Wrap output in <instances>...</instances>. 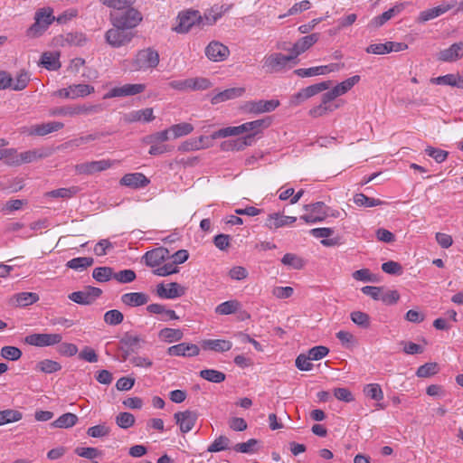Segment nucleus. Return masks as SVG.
I'll return each instance as SVG.
<instances>
[{"label":"nucleus","instance_id":"nucleus-1","mask_svg":"<svg viewBox=\"0 0 463 463\" xmlns=\"http://www.w3.org/2000/svg\"><path fill=\"white\" fill-rule=\"evenodd\" d=\"M221 14H218L210 18L208 15H205L203 18L199 13V11L195 10H186L181 12L176 19V25L173 28L178 33H186L195 24H213L219 18Z\"/></svg>","mask_w":463,"mask_h":463},{"label":"nucleus","instance_id":"nucleus-2","mask_svg":"<svg viewBox=\"0 0 463 463\" xmlns=\"http://www.w3.org/2000/svg\"><path fill=\"white\" fill-rule=\"evenodd\" d=\"M143 16L141 13L131 7L119 10L116 13L110 14V20L113 26H124L125 28L131 31V29L137 27L142 21Z\"/></svg>","mask_w":463,"mask_h":463},{"label":"nucleus","instance_id":"nucleus-3","mask_svg":"<svg viewBox=\"0 0 463 463\" xmlns=\"http://www.w3.org/2000/svg\"><path fill=\"white\" fill-rule=\"evenodd\" d=\"M294 58L291 54L285 55L281 52H274L266 55L262 61V69L266 73H278L282 71Z\"/></svg>","mask_w":463,"mask_h":463},{"label":"nucleus","instance_id":"nucleus-4","mask_svg":"<svg viewBox=\"0 0 463 463\" xmlns=\"http://www.w3.org/2000/svg\"><path fill=\"white\" fill-rule=\"evenodd\" d=\"M104 109L105 108L102 104L65 106L53 110L52 114L57 116L69 117H74L78 115H92L102 112Z\"/></svg>","mask_w":463,"mask_h":463},{"label":"nucleus","instance_id":"nucleus-5","mask_svg":"<svg viewBox=\"0 0 463 463\" xmlns=\"http://www.w3.org/2000/svg\"><path fill=\"white\" fill-rule=\"evenodd\" d=\"M159 63V54L156 51L150 48L141 50L137 52L133 61V69L135 71H145L156 68Z\"/></svg>","mask_w":463,"mask_h":463},{"label":"nucleus","instance_id":"nucleus-6","mask_svg":"<svg viewBox=\"0 0 463 463\" xmlns=\"http://www.w3.org/2000/svg\"><path fill=\"white\" fill-rule=\"evenodd\" d=\"M133 37L134 33L124 26H113L105 35L107 43L114 48L128 44Z\"/></svg>","mask_w":463,"mask_h":463},{"label":"nucleus","instance_id":"nucleus-7","mask_svg":"<svg viewBox=\"0 0 463 463\" xmlns=\"http://www.w3.org/2000/svg\"><path fill=\"white\" fill-rule=\"evenodd\" d=\"M331 86V81H322L317 84L310 85L307 88L300 90L298 93L293 95L290 99V104L293 106H298L306 99L326 90H328Z\"/></svg>","mask_w":463,"mask_h":463},{"label":"nucleus","instance_id":"nucleus-8","mask_svg":"<svg viewBox=\"0 0 463 463\" xmlns=\"http://www.w3.org/2000/svg\"><path fill=\"white\" fill-rule=\"evenodd\" d=\"M304 210L308 213L300 216V219L307 223H316L326 220L328 213L325 210L326 205L323 202H317L314 203L305 204Z\"/></svg>","mask_w":463,"mask_h":463},{"label":"nucleus","instance_id":"nucleus-9","mask_svg":"<svg viewBox=\"0 0 463 463\" xmlns=\"http://www.w3.org/2000/svg\"><path fill=\"white\" fill-rule=\"evenodd\" d=\"M279 106V99H269V100H251L247 101L243 109L251 114H261L265 112H271L275 110Z\"/></svg>","mask_w":463,"mask_h":463},{"label":"nucleus","instance_id":"nucleus-10","mask_svg":"<svg viewBox=\"0 0 463 463\" xmlns=\"http://www.w3.org/2000/svg\"><path fill=\"white\" fill-rule=\"evenodd\" d=\"M61 339L60 334H31L25 337L24 342L30 345L43 347L60 344Z\"/></svg>","mask_w":463,"mask_h":463},{"label":"nucleus","instance_id":"nucleus-11","mask_svg":"<svg viewBox=\"0 0 463 463\" xmlns=\"http://www.w3.org/2000/svg\"><path fill=\"white\" fill-rule=\"evenodd\" d=\"M206 57L214 62L225 61L230 55L229 48L219 41H212L205 47Z\"/></svg>","mask_w":463,"mask_h":463},{"label":"nucleus","instance_id":"nucleus-12","mask_svg":"<svg viewBox=\"0 0 463 463\" xmlns=\"http://www.w3.org/2000/svg\"><path fill=\"white\" fill-rule=\"evenodd\" d=\"M174 418L176 424L179 426L181 432L187 433L194 427L198 419V412L195 411L186 410L184 411L175 412Z\"/></svg>","mask_w":463,"mask_h":463},{"label":"nucleus","instance_id":"nucleus-13","mask_svg":"<svg viewBox=\"0 0 463 463\" xmlns=\"http://www.w3.org/2000/svg\"><path fill=\"white\" fill-rule=\"evenodd\" d=\"M145 90V84H125L120 87L112 88L108 93L104 95V99L133 96L142 93Z\"/></svg>","mask_w":463,"mask_h":463},{"label":"nucleus","instance_id":"nucleus-14","mask_svg":"<svg viewBox=\"0 0 463 463\" xmlns=\"http://www.w3.org/2000/svg\"><path fill=\"white\" fill-rule=\"evenodd\" d=\"M156 294L161 298H176L185 294V288L177 282H171L167 285L160 283L156 287Z\"/></svg>","mask_w":463,"mask_h":463},{"label":"nucleus","instance_id":"nucleus-15","mask_svg":"<svg viewBox=\"0 0 463 463\" xmlns=\"http://www.w3.org/2000/svg\"><path fill=\"white\" fill-rule=\"evenodd\" d=\"M112 165L109 160L85 162L75 165V171L80 175H93L104 171Z\"/></svg>","mask_w":463,"mask_h":463},{"label":"nucleus","instance_id":"nucleus-16","mask_svg":"<svg viewBox=\"0 0 463 463\" xmlns=\"http://www.w3.org/2000/svg\"><path fill=\"white\" fill-rule=\"evenodd\" d=\"M463 57V41L455 43L449 48L441 50L437 59L443 62H452Z\"/></svg>","mask_w":463,"mask_h":463},{"label":"nucleus","instance_id":"nucleus-17","mask_svg":"<svg viewBox=\"0 0 463 463\" xmlns=\"http://www.w3.org/2000/svg\"><path fill=\"white\" fill-rule=\"evenodd\" d=\"M360 80L359 75L348 78L334 87L331 90L326 92V99L334 100L335 98L346 93Z\"/></svg>","mask_w":463,"mask_h":463},{"label":"nucleus","instance_id":"nucleus-18","mask_svg":"<svg viewBox=\"0 0 463 463\" xmlns=\"http://www.w3.org/2000/svg\"><path fill=\"white\" fill-rule=\"evenodd\" d=\"M149 183V179L142 173L126 174L119 181L121 185L133 189L146 187Z\"/></svg>","mask_w":463,"mask_h":463},{"label":"nucleus","instance_id":"nucleus-19","mask_svg":"<svg viewBox=\"0 0 463 463\" xmlns=\"http://www.w3.org/2000/svg\"><path fill=\"white\" fill-rule=\"evenodd\" d=\"M200 353L199 347L194 344L181 343L167 349V354L174 356H196Z\"/></svg>","mask_w":463,"mask_h":463},{"label":"nucleus","instance_id":"nucleus-20","mask_svg":"<svg viewBox=\"0 0 463 463\" xmlns=\"http://www.w3.org/2000/svg\"><path fill=\"white\" fill-rule=\"evenodd\" d=\"M319 39L318 33H311L309 35L304 36L300 38L290 49V54L294 58V60L308 50L312 45H314Z\"/></svg>","mask_w":463,"mask_h":463},{"label":"nucleus","instance_id":"nucleus-21","mask_svg":"<svg viewBox=\"0 0 463 463\" xmlns=\"http://www.w3.org/2000/svg\"><path fill=\"white\" fill-rule=\"evenodd\" d=\"M168 250L163 247L148 250L144 255L145 263L151 268L159 266L166 258H168Z\"/></svg>","mask_w":463,"mask_h":463},{"label":"nucleus","instance_id":"nucleus-22","mask_svg":"<svg viewBox=\"0 0 463 463\" xmlns=\"http://www.w3.org/2000/svg\"><path fill=\"white\" fill-rule=\"evenodd\" d=\"M455 5H456V2H453L451 4L440 5L436 7L424 10L420 13V14L417 18V22L418 23H425L431 19H434V18L445 14L446 12L449 11L452 7L455 6Z\"/></svg>","mask_w":463,"mask_h":463},{"label":"nucleus","instance_id":"nucleus-23","mask_svg":"<svg viewBox=\"0 0 463 463\" xmlns=\"http://www.w3.org/2000/svg\"><path fill=\"white\" fill-rule=\"evenodd\" d=\"M52 154V150L49 147H41V148H35L33 150H28L25 152H22L19 155V157L21 158L22 165L23 164H29L35 162L37 160L46 158L50 156Z\"/></svg>","mask_w":463,"mask_h":463},{"label":"nucleus","instance_id":"nucleus-24","mask_svg":"<svg viewBox=\"0 0 463 463\" xmlns=\"http://www.w3.org/2000/svg\"><path fill=\"white\" fill-rule=\"evenodd\" d=\"M120 300L124 305L134 307L147 304L149 297L143 292H130L123 294Z\"/></svg>","mask_w":463,"mask_h":463},{"label":"nucleus","instance_id":"nucleus-25","mask_svg":"<svg viewBox=\"0 0 463 463\" xmlns=\"http://www.w3.org/2000/svg\"><path fill=\"white\" fill-rule=\"evenodd\" d=\"M244 92V88L227 89L213 95L211 99V103L216 105L226 100L233 99L242 96Z\"/></svg>","mask_w":463,"mask_h":463},{"label":"nucleus","instance_id":"nucleus-26","mask_svg":"<svg viewBox=\"0 0 463 463\" xmlns=\"http://www.w3.org/2000/svg\"><path fill=\"white\" fill-rule=\"evenodd\" d=\"M402 10V5H395L392 8H390L389 10L383 12L382 14L373 18L370 21L368 26L370 28H373V29L379 28V27L383 26L385 23H387L390 19H392L396 14H398Z\"/></svg>","mask_w":463,"mask_h":463},{"label":"nucleus","instance_id":"nucleus-27","mask_svg":"<svg viewBox=\"0 0 463 463\" xmlns=\"http://www.w3.org/2000/svg\"><path fill=\"white\" fill-rule=\"evenodd\" d=\"M297 221L296 217L284 216L279 213L269 214L266 220L265 225L269 229H278L282 226L292 224Z\"/></svg>","mask_w":463,"mask_h":463},{"label":"nucleus","instance_id":"nucleus-28","mask_svg":"<svg viewBox=\"0 0 463 463\" xmlns=\"http://www.w3.org/2000/svg\"><path fill=\"white\" fill-rule=\"evenodd\" d=\"M155 118L153 115V109L146 108L139 110H133L124 116V120L128 123L133 122H150Z\"/></svg>","mask_w":463,"mask_h":463},{"label":"nucleus","instance_id":"nucleus-29","mask_svg":"<svg viewBox=\"0 0 463 463\" xmlns=\"http://www.w3.org/2000/svg\"><path fill=\"white\" fill-rule=\"evenodd\" d=\"M64 127L61 122H48L41 125L32 126L29 130V135L45 136L54 131H58Z\"/></svg>","mask_w":463,"mask_h":463},{"label":"nucleus","instance_id":"nucleus-30","mask_svg":"<svg viewBox=\"0 0 463 463\" xmlns=\"http://www.w3.org/2000/svg\"><path fill=\"white\" fill-rule=\"evenodd\" d=\"M232 344L224 339H207L202 342L204 350H212L223 353L232 349Z\"/></svg>","mask_w":463,"mask_h":463},{"label":"nucleus","instance_id":"nucleus-31","mask_svg":"<svg viewBox=\"0 0 463 463\" xmlns=\"http://www.w3.org/2000/svg\"><path fill=\"white\" fill-rule=\"evenodd\" d=\"M332 100L326 99V93L322 95L321 103L309 110V115L313 118L323 117L338 108L337 105H331Z\"/></svg>","mask_w":463,"mask_h":463},{"label":"nucleus","instance_id":"nucleus-32","mask_svg":"<svg viewBox=\"0 0 463 463\" xmlns=\"http://www.w3.org/2000/svg\"><path fill=\"white\" fill-rule=\"evenodd\" d=\"M39 296L33 292H21L13 296L12 303L16 307H27L36 303Z\"/></svg>","mask_w":463,"mask_h":463},{"label":"nucleus","instance_id":"nucleus-33","mask_svg":"<svg viewBox=\"0 0 463 463\" xmlns=\"http://www.w3.org/2000/svg\"><path fill=\"white\" fill-rule=\"evenodd\" d=\"M59 52H45L42 54L39 64L49 71H56L61 68Z\"/></svg>","mask_w":463,"mask_h":463},{"label":"nucleus","instance_id":"nucleus-34","mask_svg":"<svg viewBox=\"0 0 463 463\" xmlns=\"http://www.w3.org/2000/svg\"><path fill=\"white\" fill-rule=\"evenodd\" d=\"M19 153L16 149L6 148L0 150V160L4 159L5 163L11 166H17L22 165Z\"/></svg>","mask_w":463,"mask_h":463},{"label":"nucleus","instance_id":"nucleus-35","mask_svg":"<svg viewBox=\"0 0 463 463\" xmlns=\"http://www.w3.org/2000/svg\"><path fill=\"white\" fill-rule=\"evenodd\" d=\"M78 421V416L74 413L67 412L55 420L52 426L54 428L67 429L74 426Z\"/></svg>","mask_w":463,"mask_h":463},{"label":"nucleus","instance_id":"nucleus-36","mask_svg":"<svg viewBox=\"0 0 463 463\" xmlns=\"http://www.w3.org/2000/svg\"><path fill=\"white\" fill-rule=\"evenodd\" d=\"M334 230L331 228H314L310 231V234H312L315 238H322L321 243L324 246H333L335 244V241L332 239H328L331 235H333Z\"/></svg>","mask_w":463,"mask_h":463},{"label":"nucleus","instance_id":"nucleus-37","mask_svg":"<svg viewBox=\"0 0 463 463\" xmlns=\"http://www.w3.org/2000/svg\"><path fill=\"white\" fill-rule=\"evenodd\" d=\"M145 341L138 335H133L126 333L120 339V343L125 345L132 353L137 352L141 348V343Z\"/></svg>","mask_w":463,"mask_h":463},{"label":"nucleus","instance_id":"nucleus-38","mask_svg":"<svg viewBox=\"0 0 463 463\" xmlns=\"http://www.w3.org/2000/svg\"><path fill=\"white\" fill-rule=\"evenodd\" d=\"M30 81V73L23 69L18 71L15 78H13L11 89L16 91L24 90Z\"/></svg>","mask_w":463,"mask_h":463},{"label":"nucleus","instance_id":"nucleus-39","mask_svg":"<svg viewBox=\"0 0 463 463\" xmlns=\"http://www.w3.org/2000/svg\"><path fill=\"white\" fill-rule=\"evenodd\" d=\"M354 203L358 206H364V207H374V206L383 205L386 203L385 202H383L380 199L368 197L367 195H365L364 194H356L354 196Z\"/></svg>","mask_w":463,"mask_h":463},{"label":"nucleus","instance_id":"nucleus-40","mask_svg":"<svg viewBox=\"0 0 463 463\" xmlns=\"http://www.w3.org/2000/svg\"><path fill=\"white\" fill-rule=\"evenodd\" d=\"M23 418V413L16 410L7 409L0 411V426L19 421Z\"/></svg>","mask_w":463,"mask_h":463},{"label":"nucleus","instance_id":"nucleus-41","mask_svg":"<svg viewBox=\"0 0 463 463\" xmlns=\"http://www.w3.org/2000/svg\"><path fill=\"white\" fill-rule=\"evenodd\" d=\"M52 15V10L51 8H42L35 14V20L38 24H42L43 29H47L48 26L54 21Z\"/></svg>","mask_w":463,"mask_h":463},{"label":"nucleus","instance_id":"nucleus-42","mask_svg":"<svg viewBox=\"0 0 463 463\" xmlns=\"http://www.w3.org/2000/svg\"><path fill=\"white\" fill-rule=\"evenodd\" d=\"M199 374L203 379L214 383H220L226 378L225 373L214 369L202 370Z\"/></svg>","mask_w":463,"mask_h":463},{"label":"nucleus","instance_id":"nucleus-43","mask_svg":"<svg viewBox=\"0 0 463 463\" xmlns=\"http://www.w3.org/2000/svg\"><path fill=\"white\" fill-rule=\"evenodd\" d=\"M114 276L113 269L110 267H98L92 271V277L98 282H107Z\"/></svg>","mask_w":463,"mask_h":463},{"label":"nucleus","instance_id":"nucleus-44","mask_svg":"<svg viewBox=\"0 0 463 463\" xmlns=\"http://www.w3.org/2000/svg\"><path fill=\"white\" fill-rule=\"evenodd\" d=\"M240 307V303L237 300H229L221 303L215 308V313L219 315H231L235 313Z\"/></svg>","mask_w":463,"mask_h":463},{"label":"nucleus","instance_id":"nucleus-45","mask_svg":"<svg viewBox=\"0 0 463 463\" xmlns=\"http://www.w3.org/2000/svg\"><path fill=\"white\" fill-rule=\"evenodd\" d=\"M93 262L94 260L91 257H78L69 260L66 266L70 269L77 270L80 269H86L92 266Z\"/></svg>","mask_w":463,"mask_h":463},{"label":"nucleus","instance_id":"nucleus-46","mask_svg":"<svg viewBox=\"0 0 463 463\" xmlns=\"http://www.w3.org/2000/svg\"><path fill=\"white\" fill-rule=\"evenodd\" d=\"M36 369L45 373H52L60 371L61 366L56 361L45 359L36 364Z\"/></svg>","mask_w":463,"mask_h":463},{"label":"nucleus","instance_id":"nucleus-47","mask_svg":"<svg viewBox=\"0 0 463 463\" xmlns=\"http://www.w3.org/2000/svg\"><path fill=\"white\" fill-rule=\"evenodd\" d=\"M270 118L257 119L254 121L246 122L247 132L250 134H258L262 128H266L270 125Z\"/></svg>","mask_w":463,"mask_h":463},{"label":"nucleus","instance_id":"nucleus-48","mask_svg":"<svg viewBox=\"0 0 463 463\" xmlns=\"http://www.w3.org/2000/svg\"><path fill=\"white\" fill-rule=\"evenodd\" d=\"M72 92V99L79 97H85L94 92V87L89 84H73L71 85Z\"/></svg>","mask_w":463,"mask_h":463},{"label":"nucleus","instance_id":"nucleus-49","mask_svg":"<svg viewBox=\"0 0 463 463\" xmlns=\"http://www.w3.org/2000/svg\"><path fill=\"white\" fill-rule=\"evenodd\" d=\"M438 372L439 365L437 363H426L418 368L416 375L420 378H427L435 375Z\"/></svg>","mask_w":463,"mask_h":463},{"label":"nucleus","instance_id":"nucleus-50","mask_svg":"<svg viewBox=\"0 0 463 463\" xmlns=\"http://www.w3.org/2000/svg\"><path fill=\"white\" fill-rule=\"evenodd\" d=\"M364 393L374 400V401H381L383 399V392L381 388V386L377 383H369L366 384L364 388Z\"/></svg>","mask_w":463,"mask_h":463},{"label":"nucleus","instance_id":"nucleus-51","mask_svg":"<svg viewBox=\"0 0 463 463\" xmlns=\"http://www.w3.org/2000/svg\"><path fill=\"white\" fill-rule=\"evenodd\" d=\"M124 320V315L118 309H111L104 314V322L109 326H118Z\"/></svg>","mask_w":463,"mask_h":463},{"label":"nucleus","instance_id":"nucleus-52","mask_svg":"<svg viewBox=\"0 0 463 463\" xmlns=\"http://www.w3.org/2000/svg\"><path fill=\"white\" fill-rule=\"evenodd\" d=\"M281 262L284 265L292 267L295 269H301L305 265L304 260L293 253H286L281 259Z\"/></svg>","mask_w":463,"mask_h":463},{"label":"nucleus","instance_id":"nucleus-53","mask_svg":"<svg viewBox=\"0 0 463 463\" xmlns=\"http://www.w3.org/2000/svg\"><path fill=\"white\" fill-rule=\"evenodd\" d=\"M350 318L353 323L362 328H368L370 326V317L364 312L354 311L350 314Z\"/></svg>","mask_w":463,"mask_h":463},{"label":"nucleus","instance_id":"nucleus-54","mask_svg":"<svg viewBox=\"0 0 463 463\" xmlns=\"http://www.w3.org/2000/svg\"><path fill=\"white\" fill-rule=\"evenodd\" d=\"M184 336L182 330L175 328H163L159 332V337L167 340L168 342L180 341Z\"/></svg>","mask_w":463,"mask_h":463},{"label":"nucleus","instance_id":"nucleus-55","mask_svg":"<svg viewBox=\"0 0 463 463\" xmlns=\"http://www.w3.org/2000/svg\"><path fill=\"white\" fill-rule=\"evenodd\" d=\"M173 138H177L190 134L194 130V127L189 123H180L170 128Z\"/></svg>","mask_w":463,"mask_h":463},{"label":"nucleus","instance_id":"nucleus-56","mask_svg":"<svg viewBox=\"0 0 463 463\" xmlns=\"http://www.w3.org/2000/svg\"><path fill=\"white\" fill-rule=\"evenodd\" d=\"M229 444L230 439L221 435L207 448V451L211 453L222 451L229 448Z\"/></svg>","mask_w":463,"mask_h":463},{"label":"nucleus","instance_id":"nucleus-57","mask_svg":"<svg viewBox=\"0 0 463 463\" xmlns=\"http://www.w3.org/2000/svg\"><path fill=\"white\" fill-rule=\"evenodd\" d=\"M78 192L75 186L70 188H59L46 193L47 196L53 198H71Z\"/></svg>","mask_w":463,"mask_h":463},{"label":"nucleus","instance_id":"nucleus-58","mask_svg":"<svg viewBox=\"0 0 463 463\" xmlns=\"http://www.w3.org/2000/svg\"><path fill=\"white\" fill-rule=\"evenodd\" d=\"M110 428L105 423L92 426L87 430L88 436L91 438H103L109 434Z\"/></svg>","mask_w":463,"mask_h":463},{"label":"nucleus","instance_id":"nucleus-59","mask_svg":"<svg viewBox=\"0 0 463 463\" xmlns=\"http://www.w3.org/2000/svg\"><path fill=\"white\" fill-rule=\"evenodd\" d=\"M74 453L79 457L85 458L88 459H93L101 455V452L97 448L92 447H77L74 449Z\"/></svg>","mask_w":463,"mask_h":463},{"label":"nucleus","instance_id":"nucleus-60","mask_svg":"<svg viewBox=\"0 0 463 463\" xmlns=\"http://www.w3.org/2000/svg\"><path fill=\"white\" fill-rule=\"evenodd\" d=\"M22 354V351L15 346L6 345L1 349V356L6 360L16 361Z\"/></svg>","mask_w":463,"mask_h":463},{"label":"nucleus","instance_id":"nucleus-61","mask_svg":"<svg viewBox=\"0 0 463 463\" xmlns=\"http://www.w3.org/2000/svg\"><path fill=\"white\" fill-rule=\"evenodd\" d=\"M116 423L122 429H128L135 423V416L130 412H120L116 417Z\"/></svg>","mask_w":463,"mask_h":463},{"label":"nucleus","instance_id":"nucleus-62","mask_svg":"<svg viewBox=\"0 0 463 463\" xmlns=\"http://www.w3.org/2000/svg\"><path fill=\"white\" fill-rule=\"evenodd\" d=\"M212 86L211 81L206 78H190L189 90H204Z\"/></svg>","mask_w":463,"mask_h":463},{"label":"nucleus","instance_id":"nucleus-63","mask_svg":"<svg viewBox=\"0 0 463 463\" xmlns=\"http://www.w3.org/2000/svg\"><path fill=\"white\" fill-rule=\"evenodd\" d=\"M425 153L429 156L432 157L437 163L444 162L449 155L447 151L432 146H427L425 149Z\"/></svg>","mask_w":463,"mask_h":463},{"label":"nucleus","instance_id":"nucleus-64","mask_svg":"<svg viewBox=\"0 0 463 463\" xmlns=\"http://www.w3.org/2000/svg\"><path fill=\"white\" fill-rule=\"evenodd\" d=\"M136 273L132 269H123L114 273L113 279L120 283H130L136 279Z\"/></svg>","mask_w":463,"mask_h":463}]
</instances>
